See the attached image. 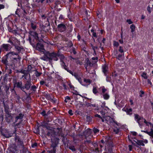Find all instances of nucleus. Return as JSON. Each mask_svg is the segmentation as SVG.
Wrapping results in <instances>:
<instances>
[{"label": "nucleus", "mask_w": 153, "mask_h": 153, "mask_svg": "<svg viewBox=\"0 0 153 153\" xmlns=\"http://www.w3.org/2000/svg\"><path fill=\"white\" fill-rule=\"evenodd\" d=\"M47 135L48 136H52L54 137L57 135V134H56V132L55 131L53 130H48V131H47Z\"/></svg>", "instance_id": "obj_15"}, {"label": "nucleus", "mask_w": 153, "mask_h": 153, "mask_svg": "<svg viewBox=\"0 0 153 153\" xmlns=\"http://www.w3.org/2000/svg\"><path fill=\"white\" fill-rule=\"evenodd\" d=\"M41 114L42 115V116H47V114L46 113L45 111H43L41 113Z\"/></svg>", "instance_id": "obj_61"}, {"label": "nucleus", "mask_w": 153, "mask_h": 153, "mask_svg": "<svg viewBox=\"0 0 153 153\" xmlns=\"http://www.w3.org/2000/svg\"><path fill=\"white\" fill-rule=\"evenodd\" d=\"M30 34L31 36L30 37L32 38H36L37 39L39 38L38 34L36 32L31 31L30 33Z\"/></svg>", "instance_id": "obj_24"}, {"label": "nucleus", "mask_w": 153, "mask_h": 153, "mask_svg": "<svg viewBox=\"0 0 153 153\" xmlns=\"http://www.w3.org/2000/svg\"><path fill=\"white\" fill-rule=\"evenodd\" d=\"M93 131L94 134H96L97 133H99L100 131L98 129L95 128H93Z\"/></svg>", "instance_id": "obj_45"}, {"label": "nucleus", "mask_w": 153, "mask_h": 153, "mask_svg": "<svg viewBox=\"0 0 153 153\" xmlns=\"http://www.w3.org/2000/svg\"><path fill=\"white\" fill-rule=\"evenodd\" d=\"M35 48H36L38 50L41 51L43 50L44 46L41 43L38 42L36 44V46Z\"/></svg>", "instance_id": "obj_21"}, {"label": "nucleus", "mask_w": 153, "mask_h": 153, "mask_svg": "<svg viewBox=\"0 0 153 153\" xmlns=\"http://www.w3.org/2000/svg\"><path fill=\"white\" fill-rule=\"evenodd\" d=\"M118 51L121 53H123L124 52L123 49V47L121 46H120L119 47V49Z\"/></svg>", "instance_id": "obj_57"}, {"label": "nucleus", "mask_w": 153, "mask_h": 153, "mask_svg": "<svg viewBox=\"0 0 153 153\" xmlns=\"http://www.w3.org/2000/svg\"><path fill=\"white\" fill-rule=\"evenodd\" d=\"M56 149L53 148V149L51 150L47 151V152L48 153H56Z\"/></svg>", "instance_id": "obj_41"}, {"label": "nucleus", "mask_w": 153, "mask_h": 153, "mask_svg": "<svg viewBox=\"0 0 153 153\" xmlns=\"http://www.w3.org/2000/svg\"><path fill=\"white\" fill-rule=\"evenodd\" d=\"M117 59L120 60H121L123 59V58H124V54L123 53V54H119L117 56H116Z\"/></svg>", "instance_id": "obj_30"}, {"label": "nucleus", "mask_w": 153, "mask_h": 153, "mask_svg": "<svg viewBox=\"0 0 153 153\" xmlns=\"http://www.w3.org/2000/svg\"><path fill=\"white\" fill-rule=\"evenodd\" d=\"M15 40L16 41H18L15 37H13L11 38H10L9 40L8 41V42L11 44L13 45L14 46L15 44L13 43V41H14Z\"/></svg>", "instance_id": "obj_29"}, {"label": "nucleus", "mask_w": 153, "mask_h": 153, "mask_svg": "<svg viewBox=\"0 0 153 153\" xmlns=\"http://www.w3.org/2000/svg\"><path fill=\"white\" fill-rule=\"evenodd\" d=\"M31 27L33 29L35 30L36 29V26L32 22L31 24Z\"/></svg>", "instance_id": "obj_50"}, {"label": "nucleus", "mask_w": 153, "mask_h": 153, "mask_svg": "<svg viewBox=\"0 0 153 153\" xmlns=\"http://www.w3.org/2000/svg\"><path fill=\"white\" fill-rule=\"evenodd\" d=\"M144 121V123L146 124V125L147 126H149V123H150V122H147L146 120L143 118V121Z\"/></svg>", "instance_id": "obj_62"}, {"label": "nucleus", "mask_w": 153, "mask_h": 153, "mask_svg": "<svg viewBox=\"0 0 153 153\" xmlns=\"http://www.w3.org/2000/svg\"><path fill=\"white\" fill-rule=\"evenodd\" d=\"M135 26L133 24L131 25L130 26V28L131 29V32H133L134 31L135 29Z\"/></svg>", "instance_id": "obj_44"}, {"label": "nucleus", "mask_w": 153, "mask_h": 153, "mask_svg": "<svg viewBox=\"0 0 153 153\" xmlns=\"http://www.w3.org/2000/svg\"><path fill=\"white\" fill-rule=\"evenodd\" d=\"M119 44L118 42L116 41H114V45L116 47H117L119 46Z\"/></svg>", "instance_id": "obj_58"}, {"label": "nucleus", "mask_w": 153, "mask_h": 153, "mask_svg": "<svg viewBox=\"0 0 153 153\" xmlns=\"http://www.w3.org/2000/svg\"><path fill=\"white\" fill-rule=\"evenodd\" d=\"M72 51L74 54H76V49L75 48L73 47L72 48Z\"/></svg>", "instance_id": "obj_64"}, {"label": "nucleus", "mask_w": 153, "mask_h": 153, "mask_svg": "<svg viewBox=\"0 0 153 153\" xmlns=\"http://www.w3.org/2000/svg\"><path fill=\"white\" fill-rule=\"evenodd\" d=\"M56 130L58 131H57L56 135L61 136V137H62V142L64 144H66L67 143V139L65 137V134L62 133V129L61 128H57Z\"/></svg>", "instance_id": "obj_3"}, {"label": "nucleus", "mask_w": 153, "mask_h": 153, "mask_svg": "<svg viewBox=\"0 0 153 153\" xmlns=\"http://www.w3.org/2000/svg\"><path fill=\"white\" fill-rule=\"evenodd\" d=\"M132 109L131 108L127 109L126 112L129 115L132 114Z\"/></svg>", "instance_id": "obj_42"}, {"label": "nucleus", "mask_w": 153, "mask_h": 153, "mask_svg": "<svg viewBox=\"0 0 153 153\" xmlns=\"http://www.w3.org/2000/svg\"><path fill=\"white\" fill-rule=\"evenodd\" d=\"M68 148L70 150H71L73 152H75L76 151V149H75V146H68Z\"/></svg>", "instance_id": "obj_35"}, {"label": "nucleus", "mask_w": 153, "mask_h": 153, "mask_svg": "<svg viewBox=\"0 0 153 153\" xmlns=\"http://www.w3.org/2000/svg\"><path fill=\"white\" fill-rule=\"evenodd\" d=\"M23 120H21L19 123H16L15 125V127H16V128H20L21 127L20 124H21Z\"/></svg>", "instance_id": "obj_37"}, {"label": "nucleus", "mask_w": 153, "mask_h": 153, "mask_svg": "<svg viewBox=\"0 0 153 153\" xmlns=\"http://www.w3.org/2000/svg\"><path fill=\"white\" fill-rule=\"evenodd\" d=\"M87 121L88 122H91L92 119L91 117L90 116H87L86 117Z\"/></svg>", "instance_id": "obj_52"}, {"label": "nucleus", "mask_w": 153, "mask_h": 153, "mask_svg": "<svg viewBox=\"0 0 153 153\" xmlns=\"http://www.w3.org/2000/svg\"><path fill=\"white\" fill-rule=\"evenodd\" d=\"M48 53L47 56L49 57V61L50 62L52 61L53 60L57 61L59 59L58 58V56L59 55L58 52H53L50 53L49 51H48Z\"/></svg>", "instance_id": "obj_2"}, {"label": "nucleus", "mask_w": 153, "mask_h": 153, "mask_svg": "<svg viewBox=\"0 0 153 153\" xmlns=\"http://www.w3.org/2000/svg\"><path fill=\"white\" fill-rule=\"evenodd\" d=\"M3 102V104L4 105V111L6 113V114L9 113V106L7 104H6L4 102V101L3 100V101H2Z\"/></svg>", "instance_id": "obj_23"}, {"label": "nucleus", "mask_w": 153, "mask_h": 153, "mask_svg": "<svg viewBox=\"0 0 153 153\" xmlns=\"http://www.w3.org/2000/svg\"><path fill=\"white\" fill-rule=\"evenodd\" d=\"M46 25L45 26L44 25H43V24H40V27L41 28V29H42V31H43L45 33H46V32L45 31V28L46 27Z\"/></svg>", "instance_id": "obj_31"}, {"label": "nucleus", "mask_w": 153, "mask_h": 153, "mask_svg": "<svg viewBox=\"0 0 153 153\" xmlns=\"http://www.w3.org/2000/svg\"><path fill=\"white\" fill-rule=\"evenodd\" d=\"M102 71L105 76H106L108 70V67L106 65H105L102 67Z\"/></svg>", "instance_id": "obj_26"}, {"label": "nucleus", "mask_w": 153, "mask_h": 153, "mask_svg": "<svg viewBox=\"0 0 153 153\" xmlns=\"http://www.w3.org/2000/svg\"><path fill=\"white\" fill-rule=\"evenodd\" d=\"M101 107L102 108L101 110L100 111V114H102L103 118H104L106 116L107 113L108 112V108L104 105H101Z\"/></svg>", "instance_id": "obj_5"}, {"label": "nucleus", "mask_w": 153, "mask_h": 153, "mask_svg": "<svg viewBox=\"0 0 153 153\" xmlns=\"http://www.w3.org/2000/svg\"><path fill=\"white\" fill-rule=\"evenodd\" d=\"M69 100H71L70 97L69 96H66L65 97V99L64 100L65 102H67Z\"/></svg>", "instance_id": "obj_49"}, {"label": "nucleus", "mask_w": 153, "mask_h": 153, "mask_svg": "<svg viewBox=\"0 0 153 153\" xmlns=\"http://www.w3.org/2000/svg\"><path fill=\"white\" fill-rule=\"evenodd\" d=\"M6 121L8 123H10L12 120L13 117L9 113L6 114L5 115Z\"/></svg>", "instance_id": "obj_16"}, {"label": "nucleus", "mask_w": 153, "mask_h": 153, "mask_svg": "<svg viewBox=\"0 0 153 153\" xmlns=\"http://www.w3.org/2000/svg\"><path fill=\"white\" fill-rule=\"evenodd\" d=\"M84 81L85 82L88 84H90L91 82V80L89 79H84Z\"/></svg>", "instance_id": "obj_55"}, {"label": "nucleus", "mask_w": 153, "mask_h": 153, "mask_svg": "<svg viewBox=\"0 0 153 153\" xmlns=\"http://www.w3.org/2000/svg\"><path fill=\"white\" fill-rule=\"evenodd\" d=\"M105 100H108L109 97V96L107 93L102 95Z\"/></svg>", "instance_id": "obj_36"}, {"label": "nucleus", "mask_w": 153, "mask_h": 153, "mask_svg": "<svg viewBox=\"0 0 153 153\" xmlns=\"http://www.w3.org/2000/svg\"><path fill=\"white\" fill-rule=\"evenodd\" d=\"M66 44L67 45L68 47H71L73 45L71 41H68V42L66 43Z\"/></svg>", "instance_id": "obj_39"}, {"label": "nucleus", "mask_w": 153, "mask_h": 153, "mask_svg": "<svg viewBox=\"0 0 153 153\" xmlns=\"http://www.w3.org/2000/svg\"><path fill=\"white\" fill-rule=\"evenodd\" d=\"M8 59V57H7V56H5L3 57L2 58V63L6 65H9V64L7 61Z\"/></svg>", "instance_id": "obj_25"}, {"label": "nucleus", "mask_w": 153, "mask_h": 153, "mask_svg": "<svg viewBox=\"0 0 153 153\" xmlns=\"http://www.w3.org/2000/svg\"><path fill=\"white\" fill-rule=\"evenodd\" d=\"M31 90L35 92L36 91V89L37 88V87L35 85L31 86Z\"/></svg>", "instance_id": "obj_43"}, {"label": "nucleus", "mask_w": 153, "mask_h": 153, "mask_svg": "<svg viewBox=\"0 0 153 153\" xmlns=\"http://www.w3.org/2000/svg\"><path fill=\"white\" fill-rule=\"evenodd\" d=\"M88 106L89 107H96V104H92L90 103H88Z\"/></svg>", "instance_id": "obj_56"}, {"label": "nucleus", "mask_w": 153, "mask_h": 153, "mask_svg": "<svg viewBox=\"0 0 153 153\" xmlns=\"http://www.w3.org/2000/svg\"><path fill=\"white\" fill-rule=\"evenodd\" d=\"M34 71H35L34 74L37 77L39 76L42 74L41 72H38L37 70H35Z\"/></svg>", "instance_id": "obj_34"}, {"label": "nucleus", "mask_w": 153, "mask_h": 153, "mask_svg": "<svg viewBox=\"0 0 153 153\" xmlns=\"http://www.w3.org/2000/svg\"><path fill=\"white\" fill-rule=\"evenodd\" d=\"M103 118L105 119L106 123L108 124H110L112 122H114L115 124L117 125V122L115 121L114 118H112L109 116H105V117Z\"/></svg>", "instance_id": "obj_8"}, {"label": "nucleus", "mask_w": 153, "mask_h": 153, "mask_svg": "<svg viewBox=\"0 0 153 153\" xmlns=\"http://www.w3.org/2000/svg\"><path fill=\"white\" fill-rule=\"evenodd\" d=\"M31 85L32 84L30 80H27L25 83L24 85L23 86L24 88L22 89L23 90L22 91L26 94L27 93L25 90V89L27 90H29L30 88Z\"/></svg>", "instance_id": "obj_7"}, {"label": "nucleus", "mask_w": 153, "mask_h": 153, "mask_svg": "<svg viewBox=\"0 0 153 153\" xmlns=\"http://www.w3.org/2000/svg\"><path fill=\"white\" fill-rule=\"evenodd\" d=\"M59 140V138H56L52 140L51 147L53 149H56V147L58 144Z\"/></svg>", "instance_id": "obj_13"}, {"label": "nucleus", "mask_w": 153, "mask_h": 153, "mask_svg": "<svg viewBox=\"0 0 153 153\" xmlns=\"http://www.w3.org/2000/svg\"><path fill=\"white\" fill-rule=\"evenodd\" d=\"M134 141L135 142L137 145H135V143L133 142H132V144L137 147H139L138 146H144V144L143 143V140H136V141Z\"/></svg>", "instance_id": "obj_17"}, {"label": "nucleus", "mask_w": 153, "mask_h": 153, "mask_svg": "<svg viewBox=\"0 0 153 153\" xmlns=\"http://www.w3.org/2000/svg\"><path fill=\"white\" fill-rule=\"evenodd\" d=\"M57 28L58 30L60 32H64L66 30V24L64 23H61L58 25Z\"/></svg>", "instance_id": "obj_10"}, {"label": "nucleus", "mask_w": 153, "mask_h": 153, "mask_svg": "<svg viewBox=\"0 0 153 153\" xmlns=\"http://www.w3.org/2000/svg\"><path fill=\"white\" fill-rule=\"evenodd\" d=\"M16 103L18 104H22V102L20 100V98L19 96L16 95Z\"/></svg>", "instance_id": "obj_32"}, {"label": "nucleus", "mask_w": 153, "mask_h": 153, "mask_svg": "<svg viewBox=\"0 0 153 153\" xmlns=\"http://www.w3.org/2000/svg\"><path fill=\"white\" fill-rule=\"evenodd\" d=\"M35 68L33 67V66L31 65H29L28 66L27 69V71L28 72H32L35 71Z\"/></svg>", "instance_id": "obj_28"}, {"label": "nucleus", "mask_w": 153, "mask_h": 153, "mask_svg": "<svg viewBox=\"0 0 153 153\" xmlns=\"http://www.w3.org/2000/svg\"><path fill=\"white\" fill-rule=\"evenodd\" d=\"M45 33H45L43 31H41V38H43L45 37V36H46L45 35Z\"/></svg>", "instance_id": "obj_48"}, {"label": "nucleus", "mask_w": 153, "mask_h": 153, "mask_svg": "<svg viewBox=\"0 0 153 153\" xmlns=\"http://www.w3.org/2000/svg\"><path fill=\"white\" fill-rule=\"evenodd\" d=\"M10 88V87L9 86L6 85L5 86L4 90L5 91L7 94H9L10 92L9 91Z\"/></svg>", "instance_id": "obj_33"}, {"label": "nucleus", "mask_w": 153, "mask_h": 153, "mask_svg": "<svg viewBox=\"0 0 153 153\" xmlns=\"http://www.w3.org/2000/svg\"><path fill=\"white\" fill-rule=\"evenodd\" d=\"M144 94V91L142 90H141L139 93V96L140 97H143V95Z\"/></svg>", "instance_id": "obj_51"}, {"label": "nucleus", "mask_w": 153, "mask_h": 153, "mask_svg": "<svg viewBox=\"0 0 153 153\" xmlns=\"http://www.w3.org/2000/svg\"><path fill=\"white\" fill-rule=\"evenodd\" d=\"M11 48L10 45L9 44H3L1 47V49L4 51H9Z\"/></svg>", "instance_id": "obj_11"}, {"label": "nucleus", "mask_w": 153, "mask_h": 153, "mask_svg": "<svg viewBox=\"0 0 153 153\" xmlns=\"http://www.w3.org/2000/svg\"><path fill=\"white\" fill-rule=\"evenodd\" d=\"M39 39L36 38H33L31 37H29L28 40L30 43V44L33 47H35L36 44L38 42V40Z\"/></svg>", "instance_id": "obj_9"}, {"label": "nucleus", "mask_w": 153, "mask_h": 153, "mask_svg": "<svg viewBox=\"0 0 153 153\" xmlns=\"http://www.w3.org/2000/svg\"><path fill=\"white\" fill-rule=\"evenodd\" d=\"M87 133H88V135H90L91 134V129L88 128L86 130Z\"/></svg>", "instance_id": "obj_59"}, {"label": "nucleus", "mask_w": 153, "mask_h": 153, "mask_svg": "<svg viewBox=\"0 0 153 153\" xmlns=\"http://www.w3.org/2000/svg\"><path fill=\"white\" fill-rule=\"evenodd\" d=\"M48 52H46L44 55L41 57V59L44 61H49V57L47 56Z\"/></svg>", "instance_id": "obj_27"}, {"label": "nucleus", "mask_w": 153, "mask_h": 153, "mask_svg": "<svg viewBox=\"0 0 153 153\" xmlns=\"http://www.w3.org/2000/svg\"><path fill=\"white\" fill-rule=\"evenodd\" d=\"M14 87L20 89L22 91L24 88L23 86L22 85V82L21 81L17 82L16 81L14 83Z\"/></svg>", "instance_id": "obj_12"}, {"label": "nucleus", "mask_w": 153, "mask_h": 153, "mask_svg": "<svg viewBox=\"0 0 153 153\" xmlns=\"http://www.w3.org/2000/svg\"><path fill=\"white\" fill-rule=\"evenodd\" d=\"M107 91V89L105 88H103L102 89V92L101 93V94L102 95L103 94H105L106 93L105 92Z\"/></svg>", "instance_id": "obj_53"}, {"label": "nucleus", "mask_w": 153, "mask_h": 153, "mask_svg": "<svg viewBox=\"0 0 153 153\" xmlns=\"http://www.w3.org/2000/svg\"><path fill=\"white\" fill-rule=\"evenodd\" d=\"M119 130L118 128L114 129V131L116 134H117L119 132Z\"/></svg>", "instance_id": "obj_63"}, {"label": "nucleus", "mask_w": 153, "mask_h": 153, "mask_svg": "<svg viewBox=\"0 0 153 153\" xmlns=\"http://www.w3.org/2000/svg\"><path fill=\"white\" fill-rule=\"evenodd\" d=\"M147 134L151 137H153V129H151V131L149 132H147Z\"/></svg>", "instance_id": "obj_40"}, {"label": "nucleus", "mask_w": 153, "mask_h": 153, "mask_svg": "<svg viewBox=\"0 0 153 153\" xmlns=\"http://www.w3.org/2000/svg\"><path fill=\"white\" fill-rule=\"evenodd\" d=\"M93 64L94 63L93 62H91L88 59L86 60V64H85V67L86 70V71H87V67L88 66L91 67L93 66Z\"/></svg>", "instance_id": "obj_19"}, {"label": "nucleus", "mask_w": 153, "mask_h": 153, "mask_svg": "<svg viewBox=\"0 0 153 153\" xmlns=\"http://www.w3.org/2000/svg\"><path fill=\"white\" fill-rule=\"evenodd\" d=\"M142 76L145 79H147V76L146 75V74L144 72L143 73Z\"/></svg>", "instance_id": "obj_60"}, {"label": "nucleus", "mask_w": 153, "mask_h": 153, "mask_svg": "<svg viewBox=\"0 0 153 153\" xmlns=\"http://www.w3.org/2000/svg\"><path fill=\"white\" fill-rule=\"evenodd\" d=\"M21 57H20L19 55H18L17 57L16 58H13V59H12V64H14L16 63H17L18 61H20Z\"/></svg>", "instance_id": "obj_22"}, {"label": "nucleus", "mask_w": 153, "mask_h": 153, "mask_svg": "<svg viewBox=\"0 0 153 153\" xmlns=\"http://www.w3.org/2000/svg\"><path fill=\"white\" fill-rule=\"evenodd\" d=\"M91 47H92V49H93V50H94V53H95V54H96V51H95V50L96 49H98V48L97 47V46H94L93 45H91Z\"/></svg>", "instance_id": "obj_46"}, {"label": "nucleus", "mask_w": 153, "mask_h": 153, "mask_svg": "<svg viewBox=\"0 0 153 153\" xmlns=\"http://www.w3.org/2000/svg\"><path fill=\"white\" fill-rule=\"evenodd\" d=\"M134 116L135 120L138 123L140 126L141 127L143 124V117L137 114H134Z\"/></svg>", "instance_id": "obj_4"}, {"label": "nucleus", "mask_w": 153, "mask_h": 153, "mask_svg": "<svg viewBox=\"0 0 153 153\" xmlns=\"http://www.w3.org/2000/svg\"><path fill=\"white\" fill-rule=\"evenodd\" d=\"M24 116V114L21 113L19 114L18 115H17L16 117H15V122L14 123H16L18 120H22V119L23 118Z\"/></svg>", "instance_id": "obj_20"}, {"label": "nucleus", "mask_w": 153, "mask_h": 153, "mask_svg": "<svg viewBox=\"0 0 153 153\" xmlns=\"http://www.w3.org/2000/svg\"><path fill=\"white\" fill-rule=\"evenodd\" d=\"M59 55L58 56V58L59 57L60 59V62H61V65L62 67L66 70L70 74L72 73V71L67 68V66L66 65L64 62V60L65 58L64 56L62 54L58 53Z\"/></svg>", "instance_id": "obj_1"}, {"label": "nucleus", "mask_w": 153, "mask_h": 153, "mask_svg": "<svg viewBox=\"0 0 153 153\" xmlns=\"http://www.w3.org/2000/svg\"><path fill=\"white\" fill-rule=\"evenodd\" d=\"M71 74H72L74 76L76 79L79 77H80L78 74L76 73H74V74H73V73L72 72V73Z\"/></svg>", "instance_id": "obj_47"}, {"label": "nucleus", "mask_w": 153, "mask_h": 153, "mask_svg": "<svg viewBox=\"0 0 153 153\" xmlns=\"http://www.w3.org/2000/svg\"><path fill=\"white\" fill-rule=\"evenodd\" d=\"M45 97L48 100H49L53 103H55L57 102V100L54 98L52 95L49 94H46Z\"/></svg>", "instance_id": "obj_6"}, {"label": "nucleus", "mask_w": 153, "mask_h": 153, "mask_svg": "<svg viewBox=\"0 0 153 153\" xmlns=\"http://www.w3.org/2000/svg\"><path fill=\"white\" fill-rule=\"evenodd\" d=\"M14 46L15 50L18 52V53L24 51L23 47L19 46L17 45H15Z\"/></svg>", "instance_id": "obj_18"}, {"label": "nucleus", "mask_w": 153, "mask_h": 153, "mask_svg": "<svg viewBox=\"0 0 153 153\" xmlns=\"http://www.w3.org/2000/svg\"><path fill=\"white\" fill-rule=\"evenodd\" d=\"M2 134L3 136L5 137L6 138H8L11 136V134H8L7 133L6 134H4L3 132L2 133Z\"/></svg>", "instance_id": "obj_38"}, {"label": "nucleus", "mask_w": 153, "mask_h": 153, "mask_svg": "<svg viewBox=\"0 0 153 153\" xmlns=\"http://www.w3.org/2000/svg\"><path fill=\"white\" fill-rule=\"evenodd\" d=\"M93 93L95 94H96L97 93H98V92L97 91V89L96 88V87H93Z\"/></svg>", "instance_id": "obj_54"}, {"label": "nucleus", "mask_w": 153, "mask_h": 153, "mask_svg": "<svg viewBox=\"0 0 153 153\" xmlns=\"http://www.w3.org/2000/svg\"><path fill=\"white\" fill-rule=\"evenodd\" d=\"M15 140L18 146L24 147L23 143L22 141H21L19 137L16 136L15 138Z\"/></svg>", "instance_id": "obj_14"}]
</instances>
